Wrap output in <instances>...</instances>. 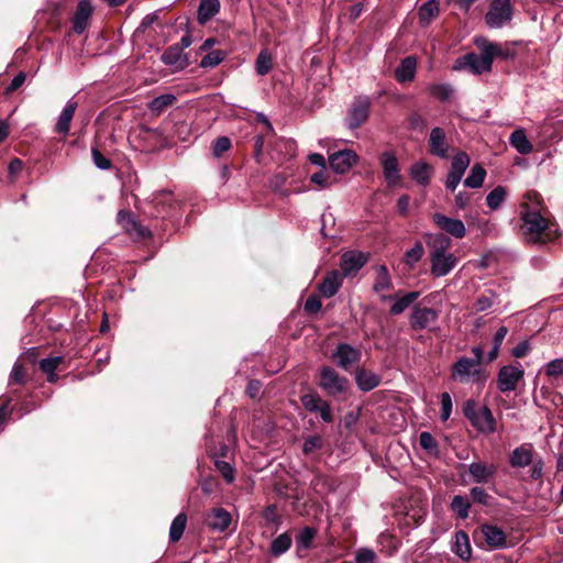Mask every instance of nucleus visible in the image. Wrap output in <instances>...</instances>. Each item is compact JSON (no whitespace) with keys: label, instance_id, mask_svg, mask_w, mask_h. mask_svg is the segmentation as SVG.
<instances>
[{"label":"nucleus","instance_id":"nucleus-47","mask_svg":"<svg viewBox=\"0 0 563 563\" xmlns=\"http://www.w3.org/2000/svg\"><path fill=\"white\" fill-rule=\"evenodd\" d=\"M506 197V189L501 186H497L494 188L486 197L487 206L493 209L497 210Z\"/></svg>","mask_w":563,"mask_h":563},{"label":"nucleus","instance_id":"nucleus-54","mask_svg":"<svg viewBox=\"0 0 563 563\" xmlns=\"http://www.w3.org/2000/svg\"><path fill=\"white\" fill-rule=\"evenodd\" d=\"M63 360H64L63 356H54V357L43 358L40 362V368L45 374H52V372H55V369L63 362Z\"/></svg>","mask_w":563,"mask_h":563},{"label":"nucleus","instance_id":"nucleus-62","mask_svg":"<svg viewBox=\"0 0 563 563\" xmlns=\"http://www.w3.org/2000/svg\"><path fill=\"white\" fill-rule=\"evenodd\" d=\"M310 179L313 184L320 186L321 188H327L329 186V175L324 168L318 173H314Z\"/></svg>","mask_w":563,"mask_h":563},{"label":"nucleus","instance_id":"nucleus-17","mask_svg":"<svg viewBox=\"0 0 563 563\" xmlns=\"http://www.w3.org/2000/svg\"><path fill=\"white\" fill-rule=\"evenodd\" d=\"M471 424L481 433L492 434L496 431V420L487 406L478 408Z\"/></svg>","mask_w":563,"mask_h":563},{"label":"nucleus","instance_id":"nucleus-37","mask_svg":"<svg viewBox=\"0 0 563 563\" xmlns=\"http://www.w3.org/2000/svg\"><path fill=\"white\" fill-rule=\"evenodd\" d=\"M187 525V516L184 512L178 514L172 521L169 528V540L177 542L181 539Z\"/></svg>","mask_w":563,"mask_h":563},{"label":"nucleus","instance_id":"nucleus-28","mask_svg":"<svg viewBox=\"0 0 563 563\" xmlns=\"http://www.w3.org/2000/svg\"><path fill=\"white\" fill-rule=\"evenodd\" d=\"M454 538L452 551L463 561H468L472 556V548L467 533L460 530L455 532Z\"/></svg>","mask_w":563,"mask_h":563},{"label":"nucleus","instance_id":"nucleus-58","mask_svg":"<svg viewBox=\"0 0 563 563\" xmlns=\"http://www.w3.org/2000/svg\"><path fill=\"white\" fill-rule=\"evenodd\" d=\"M375 559V552L368 548L358 549L355 556L356 563H374Z\"/></svg>","mask_w":563,"mask_h":563},{"label":"nucleus","instance_id":"nucleus-1","mask_svg":"<svg viewBox=\"0 0 563 563\" xmlns=\"http://www.w3.org/2000/svg\"><path fill=\"white\" fill-rule=\"evenodd\" d=\"M426 244L429 250L430 273L434 278L449 275L457 265V257L450 252L451 239L443 233L426 235Z\"/></svg>","mask_w":563,"mask_h":563},{"label":"nucleus","instance_id":"nucleus-61","mask_svg":"<svg viewBox=\"0 0 563 563\" xmlns=\"http://www.w3.org/2000/svg\"><path fill=\"white\" fill-rule=\"evenodd\" d=\"M409 125L412 130L422 131L427 126L426 119L418 112H413L408 118Z\"/></svg>","mask_w":563,"mask_h":563},{"label":"nucleus","instance_id":"nucleus-53","mask_svg":"<svg viewBox=\"0 0 563 563\" xmlns=\"http://www.w3.org/2000/svg\"><path fill=\"white\" fill-rule=\"evenodd\" d=\"M452 409H453V401H452V397L449 393H443L441 395V420L442 421H446L451 413H452Z\"/></svg>","mask_w":563,"mask_h":563},{"label":"nucleus","instance_id":"nucleus-24","mask_svg":"<svg viewBox=\"0 0 563 563\" xmlns=\"http://www.w3.org/2000/svg\"><path fill=\"white\" fill-rule=\"evenodd\" d=\"M533 462V449L529 443L516 448L509 457L512 467H526Z\"/></svg>","mask_w":563,"mask_h":563},{"label":"nucleus","instance_id":"nucleus-57","mask_svg":"<svg viewBox=\"0 0 563 563\" xmlns=\"http://www.w3.org/2000/svg\"><path fill=\"white\" fill-rule=\"evenodd\" d=\"M230 147H231L230 139L227 136H220L214 141V143L212 145L213 155L216 157H220L223 153L229 151Z\"/></svg>","mask_w":563,"mask_h":563},{"label":"nucleus","instance_id":"nucleus-3","mask_svg":"<svg viewBox=\"0 0 563 563\" xmlns=\"http://www.w3.org/2000/svg\"><path fill=\"white\" fill-rule=\"evenodd\" d=\"M487 377V372L477 364V360L466 356L459 357L451 367L452 380L460 384L484 385Z\"/></svg>","mask_w":563,"mask_h":563},{"label":"nucleus","instance_id":"nucleus-15","mask_svg":"<svg viewBox=\"0 0 563 563\" xmlns=\"http://www.w3.org/2000/svg\"><path fill=\"white\" fill-rule=\"evenodd\" d=\"M358 157L352 150L338 151L329 156V164L336 174H344L356 164Z\"/></svg>","mask_w":563,"mask_h":563},{"label":"nucleus","instance_id":"nucleus-42","mask_svg":"<svg viewBox=\"0 0 563 563\" xmlns=\"http://www.w3.org/2000/svg\"><path fill=\"white\" fill-rule=\"evenodd\" d=\"M451 509L460 519H466L470 515L471 503L466 496L456 495L451 501Z\"/></svg>","mask_w":563,"mask_h":563},{"label":"nucleus","instance_id":"nucleus-23","mask_svg":"<svg viewBox=\"0 0 563 563\" xmlns=\"http://www.w3.org/2000/svg\"><path fill=\"white\" fill-rule=\"evenodd\" d=\"M343 277L338 271L329 272L320 283L319 291L327 298L334 296L342 285Z\"/></svg>","mask_w":563,"mask_h":563},{"label":"nucleus","instance_id":"nucleus-38","mask_svg":"<svg viewBox=\"0 0 563 563\" xmlns=\"http://www.w3.org/2000/svg\"><path fill=\"white\" fill-rule=\"evenodd\" d=\"M317 536V530L311 527H305L296 537L297 551L308 550Z\"/></svg>","mask_w":563,"mask_h":563},{"label":"nucleus","instance_id":"nucleus-40","mask_svg":"<svg viewBox=\"0 0 563 563\" xmlns=\"http://www.w3.org/2000/svg\"><path fill=\"white\" fill-rule=\"evenodd\" d=\"M424 246L421 241H417L411 249L406 251L404 262L409 268H413L422 258Z\"/></svg>","mask_w":563,"mask_h":563},{"label":"nucleus","instance_id":"nucleus-18","mask_svg":"<svg viewBox=\"0 0 563 563\" xmlns=\"http://www.w3.org/2000/svg\"><path fill=\"white\" fill-rule=\"evenodd\" d=\"M429 151L434 156L448 158L449 144L446 141V134L442 128L435 126L431 130L429 136Z\"/></svg>","mask_w":563,"mask_h":563},{"label":"nucleus","instance_id":"nucleus-13","mask_svg":"<svg viewBox=\"0 0 563 563\" xmlns=\"http://www.w3.org/2000/svg\"><path fill=\"white\" fill-rule=\"evenodd\" d=\"M479 532L488 549L498 550L507 547V536L501 528L490 523H483L479 527Z\"/></svg>","mask_w":563,"mask_h":563},{"label":"nucleus","instance_id":"nucleus-44","mask_svg":"<svg viewBox=\"0 0 563 563\" xmlns=\"http://www.w3.org/2000/svg\"><path fill=\"white\" fill-rule=\"evenodd\" d=\"M453 91L454 89L450 84H433L429 86V92L431 96L441 101L449 100L452 97Z\"/></svg>","mask_w":563,"mask_h":563},{"label":"nucleus","instance_id":"nucleus-29","mask_svg":"<svg viewBox=\"0 0 563 563\" xmlns=\"http://www.w3.org/2000/svg\"><path fill=\"white\" fill-rule=\"evenodd\" d=\"M355 382L362 391H369L379 385L380 378L373 372L360 369L356 372Z\"/></svg>","mask_w":563,"mask_h":563},{"label":"nucleus","instance_id":"nucleus-12","mask_svg":"<svg viewBox=\"0 0 563 563\" xmlns=\"http://www.w3.org/2000/svg\"><path fill=\"white\" fill-rule=\"evenodd\" d=\"M368 261V255L361 251H347L342 254L340 267L343 276L355 275Z\"/></svg>","mask_w":563,"mask_h":563},{"label":"nucleus","instance_id":"nucleus-60","mask_svg":"<svg viewBox=\"0 0 563 563\" xmlns=\"http://www.w3.org/2000/svg\"><path fill=\"white\" fill-rule=\"evenodd\" d=\"M316 413H319L321 420L325 423H331L333 421L332 410L327 400L322 401V405L318 406Z\"/></svg>","mask_w":563,"mask_h":563},{"label":"nucleus","instance_id":"nucleus-10","mask_svg":"<svg viewBox=\"0 0 563 563\" xmlns=\"http://www.w3.org/2000/svg\"><path fill=\"white\" fill-rule=\"evenodd\" d=\"M379 162L383 167V174L387 186L395 187L400 181L399 163L396 155L391 152H383L379 155Z\"/></svg>","mask_w":563,"mask_h":563},{"label":"nucleus","instance_id":"nucleus-16","mask_svg":"<svg viewBox=\"0 0 563 563\" xmlns=\"http://www.w3.org/2000/svg\"><path fill=\"white\" fill-rule=\"evenodd\" d=\"M432 219L438 228L456 239H462L466 234V228L460 219H453L442 213H434Z\"/></svg>","mask_w":563,"mask_h":563},{"label":"nucleus","instance_id":"nucleus-2","mask_svg":"<svg viewBox=\"0 0 563 563\" xmlns=\"http://www.w3.org/2000/svg\"><path fill=\"white\" fill-rule=\"evenodd\" d=\"M474 43L481 51V55L467 53L459 57L453 66L454 70L468 69L474 75L489 73L494 58L503 55L499 45L485 37H477Z\"/></svg>","mask_w":563,"mask_h":563},{"label":"nucleus","instance_id":"nucleus-55","mask_svg":"<svg viewBox=\"0 0 563 563\" xmlns=\"http://www.w3.org/2000/svg\"><path fill=\"white\" fill-rule=\"evenodd\" d=\"M470 495L472 499L483 506H487L489 504V495L487 492L481 486H474L470 490Z\"/></svg>","mask_w":563,"mask_h":563},{"label":"nucleus","instance_id":"nucleus-19","mask_svg":"<svg viewBox=\"0 0 563 563\" xmlns=\"http://www.w3.org/2000/svg\"><path fill=\"white\" fill-rule=\"evenodd\" d=\"M161 60L166 66L174 67L176 70H183L189 65L187 54L174 44L168 46L161 56Z\"/></svg>","mask_w":563,"mask_h":563},{"label":"nucleus","instance_id":"nucleus-26","mask_svg":"<svg viewBox=\"0 0 563 563\" xmlns=\"http://www.w3.org/2000/svg\"><path fill=\"white\" fill-rule=\"evenodd\" d=\"M419 292L418 291H410L404 295L400 298H396L391 295H382L380 299L383 301H394L393 306L390 307V313L394 316H398L402 313L416 299H418Z\"/></svg>","mask_w":563,"mask_h":563},{"label":"nucleus","instance_id":"nucleus-63","mask_svg":"<svg viewBox=\"0 0 563 563\" xmlns=\"http://www.w3.org/2000/svg\"><path fill=\"white\" fill-rule=\"evenodd\" d=\"M9 383L23 384L24 383V371L19 364H14L10 374Z\"/></svg>","mask_w":563,"mask_h":563},{"label":"nucleus","instance_id":"nucleus-22","mask_svg":"<svg viewBox=\"0 0 563 563\" xmlns=\"http://www.w3.org/2000/svg\"><path fill=\"white\" fill-rule=\"evenodd\" d=\"M417 73V58L415 56H407L401 59L400 64L395 69V78L398 82H410L416 78Z\"/></svg>","mask_w":563,"mask_h":563},{"label":"nucleus","instance_id":"nucleus-14","mask_svg":"<svg viewBox=\"0 0 563 563\" xmlns=\"http://www.w3.org/2000/svg\"><path fill=\"white\" fill-rule=\"evenodd\" d=\"M361 351L347 343L338 344L333 358L339 367L349 371L350 367L361 360Z\"/></svg>","mask_w":563,"mask_h":563},{"label":"nucleus","instance_id":"nucleus-59","mask_svg":"<svg viewBox=\"0 0 563 563\" xmlns=\"http://www.w3.org/2000/svg\"><path fill=\"white\" fill-rule=\"evenodd\" d=\"M321 307V300L317 296H309L305 302L303 310L308 314H314L320 311Z\"/></svg>","mask_w":563,"mask_h":563},{"label":"nucleus","instance_id":"nucleus-8","mask_svg":"<svg viewBox=\"0 0 563 563\" xmlns=\"http://www.w3.org/2000/svg\"><path fill=\"white\" fill-rule=\"evenodd\" d=\"M371 102L368 97L358 96L354 99L347 117L346 126L351 130L360 128L368 119Z\"/></svg>","mask_w":563,"mask_h":563},{"label":"nucleus","instance_id":"nucleus-5","mask_svg":"<svg viewBox=\"0 0 563 563\" xmlns=\"http://www.w3.org/2000/svg\"><path fill=\"white\" fill-rule=\"evenodd\" d=\"M523 377L525 369L521 364L504 365L497 373V388L501 393L514 391Z\"/></svg>","mask_w":563,"mask_h":563},{"label":"nucleus","instance_id":"nucleus-51","mask_svg":"<svg viewBox=\"0 0 563 563\" xmlns=\"http://www.w3.org/2000/svg\"><path fill=\"white\" fill-rule=\"evenodd\" d=\"M223 60V53L221 51H212L202 57L200 67L213 68Z\"/></svg>","mask_w":563,"mask_h":563},{"label":"nucleus","instance_id":"nucleus-41","mask_svg":"<svg viewBox=\"0 0 563 563\" xmlns=\"http://www.w3.org/2000/svg\"><path fill=\"white\" fill-rule=\"evenodd\" d=\"M391 285H393V283H391L387 267L385 265H379L377 267V276H376V280L373 285V290L375 292L388 290L391 288Z\"/></svg>","mask_w":563,"mask_h":563},{"label":"nucleus","instance_id":"nucleus-6","mask_svg":"<svg viewBox=\"0 0 563 563\" xmlns=\"http://www.w3.org/2000/svg\"><path fill=\"white\" fill-rule=\"evenodd\" d=\"M511 16L510 0H494L485 15V22L492 29H499L508 23Z\"/></svg>","mask_w":563,"mask_h":563},{"label":"nucleus","instance_id":"nucleus-33","mask_svg":"<svg viewBox=\"0 0 563 563\" xmlns=\"http://www.w3.org/2000/svg\"><path fill=\"white\" fill-rule=\"evenodd\" d=\"M410 176L419 185L427 186L430 183L431 167L426 162H418L411 165Z\"/></svg>","mask_w":563,"mask_h":563},{"label":"nucleus","instance_id":"nucleus-30","mask_svg":"<svg viewBox=\"0 0 563 563\" xmlns=\"http://www.w3.org/2000/svg\"><path fill=\"white\" fill-rule=\"evenodd\" d=\"M440 8L438 0H428L424 2L418 11L419 23L421 26H427L433 19L439 15Z\"/></svg>","mask_w":563,"mask_h":563},{"label":"nucleus","instance_id":"nucleus-9","mask_svg":"<svg viewBox=\"0 0 563 563\" xmlns=\"http://www.w3.org/2000/svg\"><path fill=\"white\" fill-rule=\"evenodd\" d=\"M467 473L471 476L472 482L479 485H486L494 482L497 473V465L494 463L475 461L468 464Z\"/></svg>","mask_w":563,"mask_h":563},{"label":"nucleus","instance_id":"nucleus-11","mask_svg":"<svg viewBox=\"0 0 563 563\" xmlns=\"http://www.w3.org/2000/svg\"><path fill=\"white\" fill-rule=\"evenodd\" d=\"M439 311L433 308L415 306L410 314V327L412 330H423L435 323Z\"/></svg>","mask_w":563,"mask_h":563},{"label":"nucleus","instance_id":"nucleus-45","mask_svg":"<svg viewBox=\"0 0 563 563\" xmlns=\"http://www.w3.org/2000/svg\"><path fill=\"white\" fill-rule=\"evenodd\" d=\"M544 373L551 380L563 376V357L554 358L544 365Z\"/></svg>","mask_w":563,"mask_h":563},{"label":"nucleus","instance_id":"nucleus-48","mask_svg":"<svg viewBox=\"0 0 563 563\" xmlns=\"http://www.w3.org/2000/svg\"><path fill=\"white\" fill-rule=\"evenodd\" d=\"M214 466L221 473L224 481L229 484L233 483L235 479V470L231 463L223 461L219 457L214 459Z\"/></svg>","mask_w":563,"mask_h":563},{"label":"nucleus","instance_id":"nucleus-21","mask_svg":"<svg viewBox=\"0 0 563 563\" xmlns=\"http://www.w3.org/2000/svg\"><path fill=\"white\" fill-rule=\"evenodd\" d=\"M92 13V5L88 0H80L77 4L73 16V29L76 33L81 34L87 26L88 19Z\"/></svg>","mask_w":563,"mask_h":563},{"label":"nucleus","instance_id":"nucleus-56","mask_svg":"<svg viewBox=\"0 0 563 563\" xmlns=\"http://www.w3.org/2000/svg\"><path fill=\"white\" fill-rule=\"evenodd\" d=\"M91 156H92V161H93L95 165L99 169H101V170L110 169L111 161L108 159L107 157H104L102 155V153L97 147H92L91 148Z\"/></svg>","mask_w":563,"mask_h":563},{"label":"nucleus","instance_id":"nucleus-32","mask_svg":"<svg viewBox=\"0 0 563 563\" xmlns=\"http://www.w3.org/2000/svg\"><path fill=\"white\" fill-rule=\"evenodd\" d=\"M509 143L518 153L523 155L530 154L533 148L523 130L514 131L509 137Z\"/></svg>","mask_w":563,"mask_h":563},{"label":"nucleus","instance_id":"nucleus-27","mask_svg":"<svg viewBox=\"0 0 563 563\" xmlns=\"http://www.w3.org/2000/svg\"><path fill=\"white\" fill-rule=\"evenodd\" d=\"M220 7L219 0H200L197 12L198 22L202 25L209 22L219 13Z\"/></svg>","mask_w":563,"mask_h":563},{"label":"nucleus","instance_id":"nucleus-31","mask_svg":"<svg viewBox=\"0 0 563 563\" xmlns=\"http://www.w3.org/2000/svg\"><path fill=\"white\" fill-rule=\"evenodd\" d=\"M177 98L174 93H164L152 99L147 109L151 113L159 115L165 109L172 107L176 102Z\"/></svg>","mask_w":563,"mask_h":563},{"label":"nucleus","instance_id":"nucleus-36","mask_svg":"<svg viewBox=\"0 0 563 563\" xmlns=\"http://www.w3.org/2000/svg\"><path fill=\"white\" fill-rule=\"evenodd\" d=\"M486 177V170L479 164H475L468 176L464 180V186L468 188H479L483 186Z\"/></svg>","mask_w":563,"mask_h":563},{"label":"nucleus","instance_id":"nucleus-25","mask_svg":"<svg viewBox=\"0 0 563 563\" xmlns=\"http://www.w3.org/2000/svg\"><path fill=\"white\" fill-rule=\"evenodd\" d=\"M77 107H78L77 102L74 101L73 99H69L66 102L65 107L63 108V110L58 117L57 123H56L55 130L57 133L63 134L64 136H66L69 133L70 123H71V120L74 118Z\"/></svg>","mask_w":563,"mask_h":563},{"label":"nucleus","instance_id":"nucleus-52","mask_svg":"<svg viewBox=\"0 0 563 563\" xmlns=\"http://www.w3.org/2000/svg\"><path fill=\"white\" fill-rule=\"evenodd\" d=\"M496 295L493 291L482 294L475 301V308L477 311H485L489 309L495 301Z\"/></svg>","mask_w":563,"mask_h":563},{"label":"nucleus","instance_id":"nucleus-39","mask_svg":"<svg viewBox=\"0 0 563 563\" xmlns=\"http://www.w3.org/2000/svg\"><path fill=\"white\" fill-rule=\"evenodd\" d=\"M273 67L272 54L267 48L262 49L255 60V69L260 76L267 75Z\"/></svg>","mask_w":563,"mask_h":563},{"label":"nucleus","instance_id":"nucleus-7","mask_svg":"<svg viewBox=\"0 0 563 563\" xmlns=\"http://www.w3.org/2000/svg\"><path fill=\"white\" fill-rule=\"evenodd\" d=\"M521 208V219L526 233L531 236H540L549 228L548 220L534 208L527 205H522Z\"/></svg>","mask_w":563,"mask_h":563},{"label":"nucleus","instance_id":"nucleus-4","mask_svg":"<svg viewBox=\"0 0 563 563\" xmlns=\"http://www.w3.org/2000/svg\"><path fill=\"white\" fill-rule=\"evenodd\" d=\"M319 386L328 396L336 397L347 391L350 388V382L331 366H322L320 368Z\"/></svg>","mask_w":563,"mask_h":563},{"label":"nucleus","instance_id":"nucleus-50","mask_svg":"<svg viewBox=\"0 0 563 563\" xmlns=\"http://www.w3.org/2000/svg\"><path fill=\"white\" fill-rule=\"evenodd\" d=\"M300 401L307 411L317 412L318 406L322 405V401H324V399H322L316 393H309V394L302 395L300 397Z\"/></svg>","mask_w":563,"mask_h":563},{"label":"nucleus","instance_id":"nucleus-49","mask_svg":"<svg viewBox=\"0 0 563 563\" xmlns=\"http://www.w3.org/2000/svg\"><path fill=\"white\" fill-rule=\"evenodd\" d=\"M323 439L319 434L308 435L302 444V452L306 455H310L314 451L321 450L323 448Z\"/></svg>","mask_w":563,"mask_h":563},{"label":"nucleus","instance_id":"nucleus-64","mask_svg":"<svg viewBox=\"0 0 563 563\" xmlns=\"http://www.w3.org/2000/svg\"><path fill=\"white\" fill-rule=\"evenodd\" d=\"M262 390V383L257 379H252L249 382L246 387V394L250 398H257Z\"/></svg>","mask_w":563,"mask_h":563},{"label":"nucleus","instance_id":"nucleus-43","mask_svg":"<svg viewBox=\"0 0 563 563\" xmlns=\"http://www.w3.org/2000/svg\"><path fill=\"white\" fill-rule=\"evenodd\" d=\"M470 156L465 152H459L452 158L450 172L460 176H464L465 170L470 166Z\"/></svg>","mask_w":563,"mask_h":563},{"label":"nucleus","instance_id":"nucleus-46","mask_svg":"<svg viewBox=\"0 0 563 563\" xmlns=\"http://www.w3.org/2000/svg\"><path fill=\"white\" fill-rule=\"evenodd\" d=\"M419 444L429 454H432V455L439 454V444L435 441L434 437L430 432L423 431L420 433Z\"/></svg>","mask_w":563,"mask_h":563},{"label":"nucleus","instance_id":"nucleus-20","mask_svg":"<svg viewBox=\"0 0 563 563\" xmlns=\"http://www.w3.org/2000/svg\"><path fill=\"white\" fill-rule=\"evenodd\" d=\"M232 522L231 514L222 507L212 508L208 518V527L217 532H224Z\"/></svg>","mask_w":563,"mask_h":563},{"label":"nucleus","instance_id":"nucleus-35","mask_svg":"<svg viewBox=\"0 0 563 563\" xmlns=\"http://www.w3.org/2000/svg\"><path fill=\"white\" fill-rule=\"evenodd\" d=\"M125 231L134 239H145L150 236L151 232L147 228L143 227L136 220H134L129 213L126 220L123 223Z\"/></svg>","mask_w":563,"mask_h":563},{"label":"nucleus","instance_id":"nucleus-34","mask_svg":"<svg viewBox=\"0 0 563 563\" xmlns=\"http://www.w3.org/2000/svg\"><path fill=\"white\" fill-rule=\"evenodd\" d=\"M292 543V539L289 532H284L273 539L271 547H269V553L274 558H278L286 553Z\"/></svg>","mask_w":563,"mask_h":563}]
</instances>
